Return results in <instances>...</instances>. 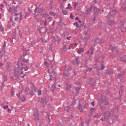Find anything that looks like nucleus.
Returning <instances> with one entry per match:
<instances>
[{"mask_svg":"<svg viewBox=\"0 0 126 126\" xmlns=\"http://www.w3.org/2000/svg\"><path fill=\"white\" fill-rule=\"evenodd\" d=\"M56 88L55 84H53L52 87H51L50 89L52 91H54V90Z\"/></svg>","mask_w":126,"mask_h":126,"instance_id":"obj_8","label":"nucleus"},{"mask_svg":"<svg viewBox=\"0 0 126 126\" xmlns=\"http://www.w3.org/2000/svg\"><path fill=\"white\" fill-rule=\"evenodd\" d=\"M104 116H105L106 119L108 120L110 118L111 115L109 111H107L104 114Z\"/></svg>","mask_w":126,"mask_h":126,"instance_id":"obj_5","label":"nucleus"},{"mask_svg":"<svg viewBox=\"0 0 126 126\" xmlns=\"http://www.w3.org/2000/svg\"><path fill=\"white\" fill-rule=\"evenodd\" d=\"M62 13L63 14V15H67V11L65 10H63L62 11Z\"/></svg>","mask_w":126,"mask_h":126,"instance_id":"obj_21","label":"nucleus"},{"mask_svg":"<svg viewBox=\"0 0 126 126\" xmlns=\"http://www.w3.org/2000/svg\"><path fill=\"white\" fill-rule=\"evenodd\" d=\"M74 45H75V46H78V43H75L74 44Z\"/></svg>","mask_w":126,"mask_h":126,"instance_id":"obj_51","label":"nucleus"},{"mask_svg":"<svg viewBox=\"0 0 126 126\" xmlns=\"http://www.w3.org/2000/svg\"><path fill=\"white\" fill-rule=\"evenodd\" d=\"M30 92V89L29 88H26L25 90V92L26 95H28L29 94L28 92Z\"/></svg>","mask_w":126,"mask_h":126,"instance_id":"obj_11","label":"nucleus"},{"mask_svg":"<svg viewBox=\"0 0 126 126\" xmlns=\"http://www.w3.org/2000/svg\"><path fill=\"white\" fill-rule=\"evenodd\" d=\"M76 90L77 91V93H78V91H79V88H78V87H77L76 88Z\"/></svg>","mask_w":126,"mask_h":126,"instance_id":"obj_35","label":"nucleus"},{"mask_svg":"<svg viewBox=\"0 0 126 126\" xmlns=\"http://www.w3.org/2000/svg\"><path fill=\"white\" fill-rule=\"evenodd\" d=\"M37 10H38V12H43V11H44L45 10L43 9V6L42 5H39V6H38V8H37Z\"/></svg>","mask_w":126,"mask_h":126,"instance_id":"obj_6","label":"nucleus"},{"mask_svg":"<svg viewBox=\"0 0 126 126\" xmlns=\"http://www.w3.org/2000/svg\"><path fill=\"white\" fill-rule=\"evenodd\" d=\"M91 104L92 105L93 107H94V101L92 102L91 103Z\"/></svg>","mask_w":126,"mask_h":126,"instance_id":"obj_37","label":"nucleus"},{"mask_svg":"<svg viewBox=\"0 0 126 126\" xmlns=\"http://www.w3.org/2000/svg\"><path fill=\"white\" fill-rule=\"evenodd\" d=\"M100 12V10L99 9H97L95 11V13L94 14V15L97 16L98 15V14Z\"/></svg>","mask_w":126,"mask_h":126,"instance_id":"obj_16","label":"nucleus"},{"mask_svg":"<svg viewBox=\"0 0 126 126\" xmlns=\"http://www.w3.org/2000/svg\"><path fill=\"white\" fill-rule=\"evenodd\" d=\"M72 87V84H66V90H70Z\"/></svg>","mask_w":126,"mask_h":126,"instance_id":"obj_7","label":"nucleus"},{"mask_svg":"<svg viewBox=\"0 0 126 126\" xmlns=\"http://www.w3.org/2000/svg\"><path fill=\"white\" fill-rule=\"evenodd\" d=\"M4 7V6L3 5H1L0 6V9H1V7Z\"/></svg>","mask_w":126,"mask_h":126,"instance_id":"obj_45","label":"nucleus"},{"mask_svg":"<svg viewBox=\"0 0 126 126\" xmlns=\"http://www.w3.org/2000/svg\"><path fill=\"white\" fill-rule=\"evenodd\" d=\"M94 118H96V117L95 116H94Z\"/></svg>","mask_w":126,"mask_h":126,"instance_id":"obj_60","label":"nucleus"},{"mask_svg":"<svg viewBox=\"0 0 126 126\" xmlns=\"http://www.w3.org/2000/svg\"><path fill=\"white\" fill-rule=\"evenodd\" d=\"M17 6L13 5L12 6V7H10V9H9V11L11 12L12 14L14 13L17 11Z\"/></svg>","mask_w":126,"mask_h":126,"instance_id":"obj_4","label":"nucleus"},{"mask_svg":"<svg viewBox=\"0 0 126 126\" xmlns=\"http://www.w3.org/2000/svg\"><path fill=\"white\" fill-rule=\"evenodd\" d=\"M26 100V98L25 97H23L22 98H21V100L23 101V102H24Z\"/></svg>","mask_w":126,"mask_h":126,"instance_id":"obj_28","label":"nucleus"},{"mask_svg":"<svg viewBox=\"0 0 126 126\" xmlns=\"http://www.w3.org/2000/svg\"><path fill=\"white\" fill-rule=\"evenodd\" d=\"M62 49L64 52H67L68 51V49L66 47V45H63Z\"/></svg>","mask_w":126,"mask_h":126,"instance_id":"obj_12","label":"nucleus"},{"mask_svg":"<svg viewBox=\"0 0 126 126\" xmlns=\"http://www.w3.org/2000/svg\"><path fill=\"white\" fill-rule=\"evenodd\" d=\"M90 51H91V52H92V53H94V49H93V47H92V48L90 49Z\"/></svg>","mask_w":126,"mask_h":126,"instance_id":"obj_32","label":"nucleus"},{"mask_svg":"<svg viewBox=\"0 0 126 126\" xmlns=\"http://www.w3.org/2000/svg\"><path fill=\"white\" fill-rule=\"evenodd\" d=\"M40 103L42 104L43 105L46 104V101L45 99H41Z\"/></svg>","mask_w":126,"mask_h":126,"instance_id":"obj_9","label":"nucleus"},{"mask_svg":"<svg viewBox=\"0 0 126 126\" xmlns=\"http://www.w3.org/2000/svg\"><path fill=\"white\" fill-rule=\"evenodd\" d=\"M48 20H49V21H50L52 20V17H48Z\"/></svg>","mask_w":126,"mask_h":126,"instance_id":"obj_39","label":"nucleus"},{"mask_svg":"<svg viewBox=\"0 0 126 126\" xmlns=\"http://www.w3.org/2000/svg\"><path fill=\"white\" fill-rule=\"evenodd\" d=\"M75 20H78V17H76Z\"/></svg>","mask_w":126,"mask_h":126,"instance_id":"obj_53","label":"nucleus"},{"mask_svg":"<svg viewBox=\"0 0 126 126\" xmlns=\"http://www.w3.org/2000/svg\"><path fill=\"white\" fill-rule=\"evenodd\" d=\"M64 78H65V79H67V77H64Z\"/></svg>","mask_w":126,"mask_h":126,"instance_id":"obj_59","label":"nucleus"},{"mask_svg":"<svg viewBox=\"0 0 126 126\" xmlns=\"http://www.w3.org/2000/svg\"><path fill=\"white\" fill-rule=\"evenodd\" d=\"M73 64L74 65L78 64V59L77 58H76L75 60L73 61Z\"/></svg>","mask_w":126,"mask_h":126,"instance_id":"obj_10","label":"nucleus"},{"mask_svg":"<svg viewBox=\"0 0 126 126\" xmlns=\"http://www.w3.org/2000/svg\"><path fill=\"white\" fill-rule=\"evenodd\" d=\"M112 73H113V71L111 70V71L109 72V74H112Z\"/></svg>","mask_w":126,"mask_h":126,"instance_id":"obj_47","label":"nucleus"},{"mask_svg":"<svg viewBox=\"0 0 126 126\" xmlns=\"http://www.w3.org/2000/svg\"><path fill=\"white\" fill-rule=\"evenodd\" d=\"M84 51V49L83 48H80L79 51H78V53L80 54V53L83 52Z\"/></svg>","mask_w":126,"mask_h":126,"instance_id":"obj_15","label":"nucleus"},{"mask_svg":"<svg viewBox=\"0 0 126 126\" xmlns=\"http://www.w3.org/2000/svg\"><path fill=\"white\" fill-rule=\"evenodd\" d=\"M117 11L114 8L113 9L110 10L109 14L107 16V18H109L111 16H114L116 14Z\"/></svg>","mask_w":126,"mask_h":126,"instance_id":"obj_2","label":"nucleus"},{"mask_svg":"<svg viewBox=\"0 0 126 126\" xmlns=\"http://www.w3.org/2000/svg\"><path fill=\"white\" fill-rule=\"evenodd\" d=\"M41 92H42V91L41 90L37 91V95L38 96H40L41 95Z\"/></svg>","mask_w":126,"mask_h":126,"instance_id":"obj_19","label":"nucleus"},{"mask_svg":"<svg viewBox=\"0 0 126 126\" xmlns=\"http://www.w3.org/2000/svg\"><path fill=\"white\" fill-rule=\"evenodd\" d=\"M78 23L81 24L82 23V22L80 20H78Z\"/></svg>","mask_w":126,"mask_h":126,"instance_id":"obj_49","label":"nucleus"},{"mask_svg":"<svg viewBox=\"0 0 126 126\" xmlns=\"http://www.w3.org/2000/svg\"><path fill=\"white\" fill-rule=\"evenodd\" d=\"M92 10V6L90 9H87V14H89Z\"/></svg>","mask_w":126,"mask_h":126,"instance_id":"obj_14","label":"nucleus"},{"mask_svg":"<svg viewBox=\"0 0 126 126\" xmlns=\"http://www.w3.org/2000/svg\"><path fill=\"white\" fill-rule=\"evenodd\" d=\"M84 107L85 109L88 108V104H85V105L84 106Z\"/></svg>","mask_w":126,"mask_h":126,"instance_id":"obj_34","label":"nucleus"},{"mask_svg":"<svg viewBox=\"0 0 126 126\" xmlns=\"http://www.w3.org/2000/svg\"><path fill=\"white\" fill-rule=\"evenodd\" d=\"M69 107L66 106V107L64 108V109L66 110V109H67Z\"/></svg>","mask_w":126,"mask_h":126,"instance_id":"obj_50","label":"nucleus"},{"mask_svg":"<svg viewBox=\"0 0 126 126\" xmlns=\"http://www.w3.org/2000/svg\"><path fill=\"white\" fill-rule=\"evenodd\" d=\"M102 102H104V104H105V105H107V104H108V102H107V101H106L105 100H103L102 101Z\"/></svg>","mask_w":126,"mask_h":126,"instance_id":"obj_24","label":"nucleus"},{"mask_svg":"<svg viewBox=\"0 0 126 126\" xmlns=\"http://www.w3.org/2000/svg\"><path fill=\"white\" fill-rule=\"evenodd\" d=\"M61 87V85H59V87Z\"/></svg>","mask_w":126,"mask_h":126,"instance_id":"obj_62","label":"nucleus"},{"mask_svg":"<svg viewBox=\"0 0 126 126\" xmlns=\"http://www.w3.org/2000/svg\"><path fill=\"white\" fill-rule=\"evenodd\" d=\"M0 29L1 31L2 32H4V30H3V27L1 26V27H0Z\"/></svg>","mask_w":126,"mask_h":126,"instance_id":"obj_29","label":"nucleus"},{"mask_svg":"<svg viewBox=\"0 0 126 126\" xmlns=\"http://www.w3.org/2000/svg\"><path fill=\"white\" fill-rule=\"evenodd\" d=\"M95 111V109L94 108H91V113L90 115H89V116H91V115H92L93 114V113Z\"/></svg>","mask_w":126,"mask_h":126,"instance_id":"obj_13","label":"nucleus"},{"mask_svg":"<svg viewBox=\"0 0 126 126\" xmlns=\"http://www.w3.org/2000/svg\"><path fill=\"white\" fill-rule=\"evenodd\" d=\"M50 86H51V84H49V87H50Z\"/></svg>","mask_w":126,"mask_h":126,"instance_id":"obj_58","label":"nucleus"},{"mask_svg":"<svg viewBox=\"0 0 126 126\" xmlns=\"http://www.w3.org/2000/svg\"><path fill=\"white\" fill-rule=\"evenodd\" d=\"M29 15V13H26V15H25V18H26V16H28Z\"/></svg>","mask_w":126,"mask_h":126,"instance_id":"obj_48","label":"nucleus"},{"mask_svg":"<svg viewBox=\"0 0 126 126\" xmlns=\"http://www.w3.org/2000/svg\"><path fill=\"white\" fill-rule=\"evenodd\" d=\"M11 95L13 96V91H12V92H11Z\"/></svg>","mask_w":126,"mask_h":126,"instance_id":"obj_52","label":"nucleus"},{"mask_svg":"<svg viewBox=\"0 0 126 126\" xmlns=\"http://www.w3.org/2000/svg\"><path fill=\"white\" fill-rule=\"evenodd\" d=\"M68 6L69 7V9H71V4L70 3L68 4Z\"/></svg>","mask_w":126,"mask_h":126,"instance_id":"obj_40","label":"nucleus"},{"mask_svg":"<svg viewBox=\"0 0 126 126\" xmlns=\"http://www.w3.org/2000/svg\"><path fill=\"white\" fill-rule=\"evenodd\" d=\"M1 14H0V19H1Z\"/></svg>","mask_w":126,"mask_h":126,"instance_id":"obj_56","label":"nucleus"},{"mask_svg":"<svg viewBox=\"0 0 126 126\" xmlns=\"http://www.w3.org/2000/svg\"><path fill=\"white\" fill-rule=\"evenodd\" d=\"M94 0V1H95V3H96V2H95V0Z\"/></svg>","mask_w":126,"mask_h":126,"instance_id":"obj_63","label":"nucleus"},{"mask_svg":"<svg viewBox=\"0 0 126 126\" xmlns=\"http://www.w3.org/2000/svg\"><path fill=\"white\" fill-rule=\"evenodd\" d=\"M29 69L28 67H21L19 69H16L14 70V75L15 77L17 78H19V76L23 78L25 76V74L24 73V71H27Z\"/></svg>","mask_w":126,"mask_h":126,"instance_id":"obj_1","label":"nucleus"},{"mask_svg":"<svg viewBox=\"0 0 126 126\" xmlns=\"http://www.w3.org/2000/svg\"><path fill=\"white\" fill-rule=\"evenodd\" d=\"M50 80H52V78H51V76H50Z\"/></svg>","mask_w":126,"mask_h":126,"instance_id":"obj_57","label":"nucleus"},{"mask_svg":"<svg viewBox=\"0 0 126 126\" xmlns=\"http://www.w3.org/2000/svg\"><path fill=\"white\" fill-rule=\"evenodd\" d=\"M49 14L53 16H55L56 15V14L54 12H52V11H50L49 12Z\"/></svg>","mask_w":126,"mask_h":126,"instance_id":"obj_20","label":"nucleus"},{"mask_svg":"<svg viewBox=\"0 0 126 126\" xmlns=\"http://www.w3.org/2000/svg\"><path fill=\"white\" fill-rule=\"evenodd\" d=\"M3 65H4L3 63L0 62V67L2 66Z\"/></svg>","mask_w":126,"mask_h":126,"instance_id":"obj_38","label":"nucleus"},{"mask_svg":"<svg viewBox=\"0 0 126 126\" xmlns=\"http://www.w3.org/2000/svg\"><path fill=\"white\" fill-rule=\"evenodd\" d=\"M22 35L23 34L22 33H20L19 36L20 37V38H22Z\"/></svg>","mask_w":126,"mask_h":126,"instance_id":"obj_44","label":"nucleus"},{"mask_svg":"<svg viewBox=\"0 0 126 126\" xmlns=\"http://www.w3.org/2000/svg\"><path fill=\"white\" fill-rule=\"evenodd\" d=\"M104 69V66L103 64H101V70H103Z\"/></svg>","mask_w":126,"mask_h":126,"instance_id":"obj_26","label":"nucleus"},{"mask_svg":"<svg viewBox=\"0 0 126 126\" xmlns=\"http://www.w3.org/2000/svg\"><path fill=\"white\" fill-rule=\"evenodd\" d=\"M78 109L80 111V112H83V110H82V109L81 107H79Z\"/></svg>","mask_w":126,"mask_h":126,"instance_id":"obj_25","label":"nucleus"},{"mask_svg":"<svg viewBox=\"0 0 126 126\" xmlns=\"http://www.w3.org/2000/svg\"><path fill=\"white\" fill-rule=\"evenodd\" d=\"M73 44H70V46L68 48V50H70V48H73Z\"/></svg>","mask_w":126,"mask_h":126,"instance_id":"obj_27","label":"nucleus"},{"mask_svg":"<svg viewBox=\"0 0 126 126\" xmlns=\"http://www.w3.org/2000/svg\"><path fill=\"white\" fill-rule=\"evenodd\" d=\"M17 96H18V94H17Z\"/></svg>","mask_w":126,"mask_h":126,"instance_id":"obj_64","label":"nucleus"},{"mask_svg":"<svg viewBox=\"0 0 126 126\" xmlns=\"http://www.w3.org/2000/svg\"><path fill=\"white\" fill-rule=\"evenodd\" d=\"M44 64L46 65V67H48V63L47 62H45Z\"/></svg>","mask_w":126,"mask_h":126,"instance_id":"obj_36","label":"nucleus"},{"mask_svg":"<svg viewBox=\"0 0 126 126\" xmlns=\"http://www.w3.org/2000/svg\"><path fill=\"white\" fill-rule=\"evenodd\" d=\"M8 107V106L7 105H6V106H3V108L4 110H5V109H7Z\"/></svg>","mask_w":126,"mask_h":126,"instance_id":"obj_31","label":"nucleus"},{"mask_svg":"<svg viewBox=\"0 0 126 126\" xmlns=\"http://www.w3.org/2000/svg\"><path fill=\"white\" fill-rule=\"evenodd\" d=\"M70 18L71 19H74V16L72 14H70Z\"/></svg>","mask_w":126,"mask_h":126,"instance_id":"obj_30","label":"nucleus"},{"mask_svg":"<svg viewBox=\"0 0 126 126\" xmlns=\"http://www.w3.org/2000/svg\"><path fill=\"white\" fill-rule=\"evenodd\" d=\"M92 70V67H88L87 68V69L86 70V71H89V72H91Z\"/></svg>","mask_w":126,"mask_h":126,"instance_id":"obj_22","label":"nucleus"},{"mask_svg":"<svg viewBox=\"0 0 126 126\" xmlns=\"http://www.w3.org/2000/svg\"><path fill=\"white\" fill-rule=\"evenodd\" d=\"M76 27H79V24H78V23H76Z\"/></svg>","mask_w":126,"mask_h":126,"instance_id":"obj_41","label":"nucleus"},{"mask_svg":"<svg viewBox=\"0 0 126 126\" xmlns=\"http://www.w3.org/2000/svg\"><path fill=\"white\" fill-rule=\"evenodd\" d=\"M9 111H10L9 109V108H8V109H7V111H8V112H9Z\"/></svg>","mask_w":126,"mask_h":126,"instance_id":"obj_55","label":"nucleus"},{"mask_svg":"<svg viewBox=\"0 0 126 126\" xmlns=\"http://www.w3.org/2000/svg\"><path fill=\"white\" fill-rule=\"evenodd\" d=\"M93 52H91V55H93Z\"/></svg>","mask_w":126,"mask_h":126,"instance_id":"obj_61","label":"nucleus"},{"mask_svg":"<svg viewBox=\"0 0 126 126\" xmlns=\"http://www.w3.org/2000/svg\"><path fill=\"white\" fill-rule=\"evenodd\" d=\"M11 21H12V19L11 18H10V21L8 22V24L7 26L9 28H11V24H10Z\"/></svg>","mask_w":126,"mask_h":126,"instance_id":"obj_17","label":"nucleus"},{"mask_svg":"<svg viewBox=\"0 0 126 126\" xmlns=\"http://www.w3.org/2000/svg\"><path fill=\"white\" fill-rule=\"evenodd\" d=\"M7 79V76H4L3 78V82L6 81Z\"/></svg>","mask_w":126,"mask_h":126,"instance_id":"obj_23","label":"nucleus"},{"mask_svg":"<svg viewBox=\"0 0 126 126\" xmlns=\"http://www.w3.org/2000/svg\"><path fill=\"white\" fill-rule=\"evenodd\" d=\"M34 119L36 120H39L38 116H35Z\"/></svg>","mask_w":126,"mask_h":126,"instance_id":"obj_33","label":"nucleus"},{"mask_svg":"<svg viewBox=\"0 0 126 126\" xmlns=\"http://www.w3.org/2000/svg\"><path fill=\"white\" fill-rule=\"evenodd\" d=\"M29 94H30V95H31L32 96H33V95H34V92H33V91H30V93H29Z\"/></svg>","mask_w":126,"mask_h":126,"instance_id":"obj_18","label":"nucleus"},{"mask_svg":"<svg viewBox=\"0 0 126 126\" xmlns=\"http://www.w3.org/2000/svg\"><path fill=\"white\" fill-rule=\"evenodd\" d=\"M3 7H1V9H0V11H2L3 10Z\"/></svg>","mask_w":126,"mask_h":126,"instance_id":"obj_46","label":"nucleus"},{"mask_svg":"<svg viewBox=\"0 0 126 126\" xmlns=\"http://www.w3.org/2000/svg\"><path fill=\"white\" fill-rule=\"evenodd\" d=\"M100 120V121H103V118H101Z\"/></svg>","mask_w":126,"mask_h":126,"instance_id":"obj_54","label":"nucleus"},{"mask_svg":"<svg viewBox=\"0 0 126 126\" xmlns=\"http://www.w3.org/2000/svg\"><path fill=\"white\" fill-rule=\"evenodd\" d=\"M47 24V21H45V22H44V25H45V26H46Z\"/></svg>","mask_w":126,"mask_h":126,"instance_id":"obj_42","label":"nucleus"},{"mask_svg":"<svg viewBox=\"0 0 126 126\" xmlns=\"http://www.w3.org/2000/svg\"><path fill=\"white\" fill-rule=\"evenodd\" d=\"M20 17H18V15L17 13L14 14L13 17L14 18V20L15 21L18 20V19H19V22H20L22 20V13H20Z\"/></svg>","mask_w":126,"mask_h":126,"instance_id":"obj_3","label":"nucleus"},{"mask_svg":"<svg viewBox=\"0 0 126 126\" xmlns=\"http://www.w3.org/2000/svg\"><path fill=\"white\" fill-rule=\"evenodd\" d=\"M70 38H71V36H70V37H66V39L67 40H70Z\"/></svg>","mask_w":126,"mask_h":126,"instance_id":"obj_43","label":"nucleus"}]
</instances>
